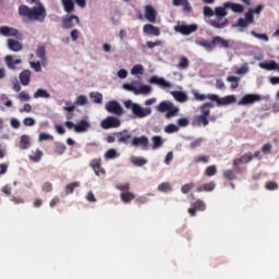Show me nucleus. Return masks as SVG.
Wrapping results in <instances>:
<instances>
[{
    "label": "nucleus",
    "instance_id": "obj_48",
    "mask_svg": "<svg viewBox=\"0 0 279 279\" xmlns=\"http://www.w3.org/2000/svg\"><path fill=\"white\" fill-rule=\"evenodd\" d=\"M153 141V149H158L162 145V137L155 135L151 137Z\"/></svg>",
    "mask_w": 279,
    "mask_h": 279
},
{
    "label": "nucleus",
    "instance_id": "obj_47",
    "mask_svg": "<svg viewBox=\"0 0 279 279\" xmlns=\"http://www.w3.org/2000/svg\"><path fill=\"white\" fill-rule=\"evenodd\" d=\"M194 162L195 165H199V162L207 165V162H210V156L201 155L198 157H194Z\"/></svg>",
    "mask_w": 279,
    "mask_h": 279
},
{
    "label": "nucleus",
    "instance_id": "obj_20",
    "mask_svg": "<svg viewBox=\"0 0 279 279\" xmlns=\"http://www.w3.org/2000/svg\"><path fill=\"white\" fill-rule=\"evenodd\" d=\"M143 32L147 36H160V28L154 26L153 24H145L143 26Z\"/></svg>",
    "mask_w": 279,
    "mask_h": 279
},
{
    "label": "nucleus",
    "instance_id": "obj_56",
    "mask_svg": "<svg viewBox=\"0 0 279 279\" xmlns=\"http://www.w3.org/2000/svg\"><path fill=\"white\" fill-rule=\"evenodd\" d=\"M17 99H20V101H29V99H32V96H29V94H27V92H21L17 95Z\"/></svg>",
    "mask_w": 279,
    "mask_h": 279
},
{
    "label": "nucleus",
    "instance_id": "obj_46",
    "mask_svg": "<svg viewBox=\"0 0 279 279\" xmlns=\"http://www.w3.org/2000/svg\"><path fill=\"white\" fill-rule=\"evenodd\" d=\"M151 93V87L149 85H142L137 88L136 95H149Z\"/></svg>",
    "mask_w": 279,
    "mask_h": 279
},
{
    "label": "nucleus",
    "instance_id": "obj_8",
    "mask_svg": "<svg viewBox=\"0 0 279 279\" xmlns=\"http://www.w3.org/2000/svg\"><path fill=\"white\" fill-rule=\"evenodd\" d=\"M106 110L107 112H110L111 114H117L118 117H121L123 114V107H121V104H119L117 100H111L106 104Z\"/></svg>",
    "mask_w": 279,
    "mask_h": 279
},
{
    "label": "nucleus",
    "instance_id": "obj_36",
    "mask_svg": "<svg viewBox=\"0 0 279 279\" xmlns=\"http://www.w3.org/2000/svg\"><path fill=\"white\" fill-rule=\"evenodd\" d=\"M78 186H81L80 181L69 183L65 186V195H72V193L75 191V189H78Z\"/></svg>",
    "mask_w": 279,
    "mask_h": 279
},
{
    "label": "nucleus",
    "instance_id": "obj_64",
    "mask_svg": "<svg viewBox=\"0 0 279 279\" xmlns=\"http://www.w3.org/2000/svg\"><path fill=\"white\" fill-rule=\"evenodd\" d=\"M116 189H118V191H123L124 193H128L130 192V183L118 184L116 185Z\"/></svg>",
    "mask_w": 279,
    "mask_h": 279
},
{
    "label": "nucleus",
    "instance_id": "obj_13",
    "mask_svg": "<svg viewBox=\"0 0 279 279\" xmlns=\"http://www.w3.org/2000/svg\"><path fill=\"white\" fill-rule=\"evenodd\" d=\"M254 160V155L252 153H245L240 158L233 160V167H239L240 165H248Z\"/></svg>",
    "mask_w": 279,
    "mask_h": 279
},
{
    "label": "nucleus",
    "instance_id": "obj_18",
    "mask_svg": "<svg viewBox=\"0 0 279 279\" xmlns=\"http://www.w3.org/2000/svg\"><path fill=\"white\" fill-rule=\"evenodd\" d=\"M23 60L14 59L11 54L4 57V63L11 71H16V64H21Z\"/></svg>",
    "mask_w": 279,
    "mask_h": 279
},
{
    "label": "nucleus",
    "instance_id": "obj_3",
    "mask_svg": "<svg viewBox=\"0 0 279 279\" xmlns=\"http://www.w3.org/2000/svg\"><path fill=\"white\" fill-rule=\"evenodd\" d=\"M124 106L128 110H132L133 114H135L137 119H145V117H149V114H151V107L143 108L141 105L135 104L132 100H126Z\"/></svg>",
    "mask_w": 279,
    "mask_h": 279
},
{
    "label": "nucleus",
    "instance_id": "obj_23",
    "mask_svg": "<svg viewBox=\"0 0 279 279\" xmlns=\"http://www.w3.org/2000/svg\"><path fill=\"white\" fill-rule=\"evenodd\" d=\"M8 47L10 51L19 52L23 50V44L14 39H8Z\"/></svg>",
    "mask_w": 279,
    "mask_h": 279
},
{
    "label": "nucleus",
    "instance_id": "obj_21",
    "mask_svg": "<svg viewBox=\"0 0 279 279\" xmlns=\"http://www.w3.org/2000/svg\"><path fill=\"white\" fill-rule=\"evenodd\" d=\"M213 45L214 49L215 47H223L225 49H228V47H230V41L221 36H216L213 38Z\"/></svg>",
    "mask_w": 279,
    "mask_h": 279
},
{
    "label": "nucleus",
    "instance_id": "obj_7",
    "mask_svg": "<svg viewBox=\"0 0 279 279\" xmlns=\"http://www.w3.org/2000/svg\"><path fill=\"white\" fill-rule=\"evenodd\" d=\"M197 29H198L197 24H191V25L181 24L174 27V31L178 32L179 34H182L183 36H191V34H194V32H197Z\"/></svg>",
    "mask_w": 279,
    "mask_h": 279
},
{
    "label": "nucleus",
    "instance_id": "obj_2",
    "mask_svg": "<svg viewBox=\"0 0 279 279\" xmlns=\"http://www.w3.org/2000/svg\"><path fill=\"white\" fill-rule=\"evenodd\" d=\"M210 108H214L213 102H205L201 106V114L193 118L192 125L196 128H202L203 125V128H206L209 123L208 117H210Z\"/></svg>",
    "mask_w": 279,
    "mask_h": 279
},
{
    "label": "nucleus",
    "instance_id": "obj_19",
    "mask_svg": "<svg viewBox=\"0 0 279 279\" xmlns=\"http://www.w3.org/2000/svg\"><path fill=\"white\" fill-rule=\"evenodd\" d=\"M20 84H22V86H29V83L32 82V71L29 70H23L20 73Z\"/></svg>",
    "mask_w": 279,
    "mask_h": 279
},
{
    "label": "nucleus",
    "instance_id": "obj_24",
    "mask_svg": "<svg viewBox=\"0 0 279 279\" xmlns=\"http://www.w3.org/2000/svg\"><path fill=\"white\" fill-rule=\"evenodd\" d=\"M36 56L41 60V64H47V48L45 46H38Z\"/></svg>",
    "mask_w": 279,
    "mask_h": 279
},
{
    "label": "nucleus",
    "instance_id": "obj_53",
    "mask_svg": "<svg viewBox=\"0 0 279 279\" xmlns=\"http://www.w3.org/2000/svg\"><path fill=\"white\" fill-rule=\"evenodd\" d=\"M204 143V138L198 137L191 142L190 149H197V147H202V144Z\"/></svg>",
    "mask_w": 279,
    "mask_h": 279
},
{
    "label": "nucleus",
    "instance_id": "obj_26",
    "mask_svg": "<svg viewBox=\"0 0 279 279\" xmlns=\"http://www.w3.org/2000/svg\"><path fill=\"white\" fill-rule=\"evenodd\" d=\"M225 8H230L232 12H236L238 14H242L245 8L240 3L225 2Z\"/></svg>",
    "mask_w": 279,
    "mask_h": 279
},
{
    "label": "nucleus",
    "instance_id": "obj_29",
    "mask_svg": "<svg viewBox=\"0 0 279 279\" xmlns=\"http://www.w3.org/2000/svg\"><path fill=\"white\" fill-rule=\"evenodd\" d=\"M43 156H45L43 150L37 148L35 151H32L28 158L32 160V162H40V160H43Z\"/></svg>",
    "mask_w": 279,
    "mask_h": 279
},
{
    "label": "nucleus",
    "instance_id": "obj_25",
    "mask_svg": "<svg viewBox=\"0 0 279 279\" xmlns=\"http://www.w3.org/2000/svg\"><path fill=\"white\" fill-rule=\"evenodd\" d=\"M150 84H158L163 86V88H171V83L167 82L165 78H159L158 76H153L149 78Z\"/></svg>",
    "mask_w": 279,
    "mask_h": 279
},
{
    "label": "nucleus",
    "instance_id": "obj_34",
    "mask_svg": "<svg viewBox=\"0 0 279 279\" xmlns=\"http://www.w3.org/2000/svg\"><path fill=\"white\" fill-rule=\"evenodd\" d=\"M191 62L189 61V58L186 57H180L179 63H178V69L181 71H186L189 69Z\"/></svg>",
    "mask_w": 279,
    "mask_h": 279
},
{
    "label": "nucleus",
    "instance_id": "obj_39",
    "mask_svg": "<svg viewBox=\"0 0 279 279\" xmlns=\"http://www.w3.org/2000/svg\"><path fill=\"white\" fill-rule=\"evenodd\" d=\"M157 189L160 193H171V191H173V187L171 186V183H169V182H163V183L159 184Z\"/></svg>",
    "mask_w": 279,
    "mask_h": 279
},
{
    "label": "nucleus",
    "instance_id": "obj_45",
    "mask_svg": "<svg viewBox=\"0 0 279 279\" xmlns=\"http://www.w3.org/2000/svg\"><path fill=\"white\" fill-rule=\"evenodd\" d=\"M166 134H175V132H180V126L175 124H168L165 128Z\"/></svg>",
    "mask_w": 279,
    "mask_h": 279
},
{
    "label": "nucleus",
    "instance_id": "obj_51",
    "mask_svg": "<svg viewBox=\"0 0 279 279\" xmlns=\"http://www.w3.org/2000/svg\"><path fill=\"white\" fill-rule=\"evenodd\" d=\"M31 69H34L36 73L43 72V65L40 61H29Z\"/></svg>",
    "mask_w": 279,
    "mask_h": 279
},
{
    "label": "nucleus",
    "instance_id": "obj_33",
    "mask_svg": "<svg viewBox=\"0 0 279 279\" xmlns=\"http://www.w3.org/2000/svg\"><path fill=\"white\" fill-rule=\"evenodd\" d=\"M172 105H173V102L163 100V101L159 102V105L157 106V110H158V112H168L169 110H171Z\"/></svg>",
    "mask_w": 279,
    "mask_h": 279
},
{
    "label": "nucleus",
    "instance_id": "obj_4",
    "mask_svg": "<svg viewBox=\"0 0 279 279\" xmlns=\"http://www.w3.org/2000/svg\"><path fill=\"white\" fill-rule=\"evenodd\" d=\"M263 99L269 100V96H260L258 94H246L239 100V106H250L256 104V101H263Z\"/></svg>",
    "mask_w": 279,
    "mask_h": 279
},
{
    "label": "nucleus",
    "instance_id": "obj_31",
    "mask_svg": "<svg viewBox=\"0 0 279 279\" xmlns=\"http://www.w3.org/2000/svg\"><path fill=\"white\" fill-rule=\"evenodd\" d=\"M51 97V94L47 92L46 89L39 88L35 92L34 98L35 99H49Z\"/></svg>",
    "mask_w": 279,
    "mask_h": 279
},
{
    "label": "nucleus",
    "instance_id": "obj_49",
    "mask_svg": "<svg viewBox=\"0 0 279 279\" xmlns=\"http://www.w3.org/2000/svg\"><path fill=\"white\" fill-rule=\"evenodd\" d=\"M251 36L258 38V40H264V43H269V36H267V34H258L255 31H252Z\"/></svg>",
    "mask_w": 279,
    "mask_h": 279
},
{
    "label": "nucleus",
    "instance_id": "obj_41",
    "mask_svg": "<svg viewBox=\"0 0 279 279\" xmlns=\"http://www.w3.org/2000/svg\"><path fill=\"white\" fill-rule=\"evenodd\" d=\"M198 45L201 47H204V49H208L209 51H213V49H215V45L213 44V39H211V41H208L206 39H201L198 41Z\"/></svg>",
    "mask_w": 279,
    "mask_h": 279
},
{
    "label": "nucleus",
    "instance_id": "obj_58",
    "mask_svg": "<svg viewBox=\"0 0 279 279\" xmlns=\"http://www.w3.org/2000/svg\"><path fill=\"white\" fill-rule=\"evenodd\" d=\"M23 124L26 126V128H33V125H36V120H34V118H25L23 120Z\"/></svg>",
    "mask_w": 279,
    "mask_h": 279
},
{
    "label": "nucleus",
    "instance_id": "obj_14",
    "mask_svg": "<svg viewBox=\"0 0 279 279\" xmlns=\"http://www.w3.org/2000/svg\"><path fill=\"white\" fill-rule=\"evenodd\" d=\"M208 24L216 29H223V27H228V19L216 16V19L210 20Z\"/></svg>",
    "mask_w": 279,
    "mask_h": 279
},
{
    "label": "nucleus",
    "instance_id": "obj_10",
    "mask_svg": "<svg viewBox=\"0 0 279 279\" xmlns=\"http://www.w3.org/2000/svg\"><path fill=\"white\" fill-rule=\"evenodd\" d=\"M113 136H116L117 142L122 145H128L130 143V138H132V133L128 130H123L120 132L113 133Z\"/></svg>",
    "mask_w": 279,
    "mask_h": 279
},
{
    "label": "nucleus",
    "instance_id": "obj_5",
    "mask_svg": "<svg viewBox=\"0 0 279 279\" xmlns=\"http://www.w3.org/2000/svg\"><path fill=\"white\" fill-rule=\"evenodd\" d=\"M76 25H80V17L73 14H66L62 17L63 29H73Z\"/></svg>",
    "mask_w": 279,
    "mask_h": 279
},
{
    "label": "nucleus",
    "instance_id": "obj_37",
    "mask_svg": "<svg viewBox=\"0 0 279 279\" xmlns=\"http://www.w3.org/2000/svg\"><path fill=\"white\" fill-rule=\"evenodd\" d=\"M236 101V97L234 96H226L220 98L219 106H229V104H234Z\"/></svg>",
    "mask_w": 279,
    "mask_h": 279
},
{
    "label": "nucleus",
    "instance_id": "obj_43",
    "mask_svg": "<svg viewBox=\"0 0 279 279\" xmlns=\"http://www.w3.org/2000/svg\"><path fill=\"white\" fill-rule=\"evenodd\" d=\"M205 175H207V178H213V175H217V166L213 165V166H208L205 169Z\"/></svg>",
    "mask_w": 279,
    "mask_h": 279
},
{
    "label": "nucleus",
    "instance_id": "obj_42",
    "mask_svg": "<svg viewBox=\"0 0 279 279\" xmlns=\"http://www.w3.org/2000/svg\"><path fill=\"white\" fill-rule=\"evenodd\" d=\"M226 5H223V7H217L216 9H215V12H214V14H216V16H219V17H225L226 19V16H228V11H226Z\"/></svg>",
    "mask_w": 279,
    "mask_h": 279
},
{
    "label": "nucleus",
    "instance_id": "obj_60",
    "mask_svg": "<svg viewBox=\"0 0 279 279\" xmlns=\"http://www.w3.org/2000/svg\"><path fill=\"white\" fill-rule=\"evenodd\" d=\"M161 45H162V40L147 41L146 43V47H148V49H154V47H161Z\"/></svg>",
    "mask_w": 279,
    "mask_h": 279
},
{
    "label": "nucleus",
    "instance_id": "obj_17",
    "mask_svg": "<svg viewBox=\"0 0 279 279\" xmlns=\"http://www.w3.org/2000/svg\"><path fill=\"white\" fill-rule=\"evenodd\" d=\"M23 60L14 59L11 54L4 57V63L11 71H16V64H21Z\"/></svg>",
    "mask_w": 279,
    "mask_h": 279
},
{
    "label": "nucleus",
    "instance_id": "obj_27",
    "mask_svg": "<svg viewBox=\"0 0 279 279\" xmlns=\"http://www.w3.org/2000/svg\"><path fill=\"white\" fill-rule=\"evenodd\" d=\"M61 3L63 5L64 12L68 14L75 12V2H73V0H61Z\"/></svg>",
    "mask_w": 279,
    "mask_h": 279
},
{
    "label": "nucleus",
    "instance_id": "obj_55",
    "mask_svg": "<svg viewBox=\"0 0 279 279\" xmlns=\"http://www.w3.org/2000/svg\"><path fill=\"white\" fill-rule=\"evenodd\" d=\"M191 189H195V183H186L184 185H182L181 187V192L186 195L187 193L191 192Z\"/></svg>",
    "mask_w": 279,
    "mask_h": 279
},
{
    "label": "nucleus",
    "instance_id": "obj_32",
    "mask_svg": "<svg viewBox=\"0 0 279 279\" xmlns=\"http://www.w3.org/2000/svg\"><path fill=\"white\" fill-rule=\"evenodd\" d=\"M31 145L28 135H22L20 137V149H29Z\"/></svg>",
    "mask_w": 279,
    "mask_h": 279
},
{
    "label": "nucleus",
    "instance_id": "obj_35",
    "mask_svg": "<svg viewBox=\"0 0 279 279\" xmlns=\"http://www.w3.org/2000/svg\"><path fill=\"white\" fill-rule=\"evenodd\" d=\"M131 162L134 167H145V165H147V159L143 157H131Z\"/></svg>",
    "mask_w": 279,
    "mask_h": 279
},
{
    "label": "nucleus",
    "instance_id": "obj_28",
    "mask_svg": "<svg viewBox=\"0 0 279 279\" xmlns=\"http://www.w3.org/2000/svg\"><path fill=\"white\" fill-rule=\"evenodd\" d=\"M171 95L180 104H184V101L189 100V96H186V94H184V92L173 90V92H171Z\"/></svg>",
    "mask_w": 279,
    "mask_h": 279
},
{
    "label": "nucleus",
    "instance_id": "obj_38",
    "mask_svg": "<svg viewBox=\"0 0 279 279\" xmlns=\"http://www.w3.org/2000/svg\"><path fill=\"white\" fill-rule=\"evenodd\" d=\"M180 112V108L175 107L173 104L171 105V108L168 109L166 112V119H172V117H178V113Z\"/></svg>",
    "mask_w": 279,
    "mask_h": 279
},
{
    "label": "nucleus",
    "instance_id": "obj_1",
    "mask_svg": "<svg viewBox=\"0 0 279 279\" xmlns=\"http://www.w3.org/2000/svg\"><path fill=\"white\" fill-rule=\"evenodd\" d=\"M19 14L23 16V19H28V21H37L38 23H45V19H47V9H45L43 4L33 8H29L25 4H21L19 7Z\"/></svg>",
    "mask_w": 279,
    "mask_h": 279
},
{
    "label": "nucleus",
    "instance_id": "obj_52",
    "mask_svg": "<svg viewBox=\"0 0 279 279\" xmlns=\"http://www.w3.org/2000/svg\"><path fill=\"white\" fill-rule=\"evenodd\" d=\"M222 175L225 180H236V173L233 170H225Z\"/></svg>",
    "mask_w": 279,
    "mask_h": 279
},
{
    "label": "nucleus",
    "instance_id": "obj_40",
    "mask_svg": "<svg viewBox=\"0 0 279 279\" xmlns=\"http://www.w3.org/2000/svg\"><path fill=\"white\" fill-rule=\"evenodd\" d=\"M89 97L92 99H94V104H102L104 102V95H101V93L98 92H92L89 94Z\"/></svg>",
    "mask_w": 279,
    "mask_h": 279
},
{
    "label": "nucleus",
    "instance_id": "obj_12",
    "mask_svg": "<svg viewBox=\"0 0 279 279\" xmlns=\"http://www.w3.org/2000/svg\"><path fill=\"white\" fill-rule=\"evenodd\" d=\"M0 34L1 36H5V37L13 36V38H21V34H19V29L10 26H1Z\"/></svg>",
    "mask_w": 279,
    "mask_h": 279
},
{
    "label": "nucleus",
    "instance_id": "obj_54",
    "mask_svg": "<svg viewBox=\"0 0 279 279\" xmlns=\"http://www.w3.org/2000/svg\"><path fill=\"white\" fill-rule=\"evenodd\" d=\"M196 208V210H206V203H204L202 199H197L195 203L192 204Z\"/></svg>",
    "mask_w": 279,
    "mask_h": 279
},
{
    "label": "nucleus",
    "instance_id": "obj_15",
    "mask_svg": "<svg viewBox=\"0 0 279 279\" xmlns=\"http://www.w3.org/2000/svg\"><path fill=\"white\" fill-rule=\"evenodd\" d=\"M89 167H92L96 175H106V169L101 167V159H93Z\"/></svg>",
    "mask_w": 279,
    "mask_h": 279
},
{
    "label": "nucleus",
    "instance_id": "obj_50",
    "mask_svg": "<svg viewBox=\"0 0 279 279\" xmlns=\"http://www.w3.org/2000/svg\"><path fill=\"white\" fill-rule=\"evenodd\" d=\"M64 151H66V145H64L63 143H57L54 148V154L62 156Z\"/></svg>",
    "mask_w": 279,
    "mask_h": 279
},
{
    "label": "nucleus",
    "instance_id": "obj_9",
    "mask_svg": "<svg viewBox=\"0 0 279 279\" xmlns=\"http://www.w3.org/2000/svg\"><path fill=\"white\" fill-rule=\"evenodd\" d=\"M132 147H142V149L147 150V147H149V138L145 135H142L140 137H133L131 141Z\"/></svg>",
    "mask_w": 279,
    "mask_h": 279
},
{
    "label": "nucleus",
    "instance_id": "obj_63",
    "mask_svg": "<svg viewBox=\"0 0 279 279\" xmlns=\"http://www.w3.org/2000/svg\"><path fill=\"white\" fill-rule=\"evenodd\" d=\"M177 124L179 125V128H186V126H189V118H180L177 121Z\"/></svg>",
    "mask_w": 279,
    "mask_h": 279
},
{
    "label": "nucleus",
    "instance_id": "obj_22",
    "mask_svg": "<svg viewBox=\"0 0 279 279\" xmlns=\"http://www.w3.org/2000/svg\"><path fill=\"white\" fill-rule=\"evenodd\" d=\"M90 128V123L86 120H81L76 126H75V132L77 134H82V132H88V129Z\"/></svg>",
    "mask_w": 279,
    "mask_h": 279
},
{
    "label": "nucleus",
    "instance_id": "obj_11",
    "mask_svg": "<svg viewBox=\"0 0 279 279\" xmlns=\"http://www.w3.org/2000/svg\"><path fill=\"white\" fill-rule=\"evenodd\" d=\"M86 104H88V98L84 95H80L75 99L74 105L63 107V110H65V112H73V110H75V106H86Z\"/></svg>",
    "mask_w": 279,
    "mask_h": 279
},
{
    "label": "nucleus",
    "instance_id": "obj_59",
    "mask_svg": "<svg viewBox=\"0 0 279 279\" xmlns=\"http://www.w3.org/2000/svg\"><path fill=\"white\" fill-rule=\"evenodd\" d=\"M244 20L247 21L248 24L254 23V11L248 10V12L244 14Z\"/></svg>",
    "mask_w": 279,
    "mask_h": 279
},
{
    "label": "nucleus",
    "instance_id": "obj_61",
    "mask_svg": "<svg viewBox=\"0 0 279 279\" xmlns=\"http://www.w3.org/2000/svg\"><path fill=\"white\" fill-rule=\"evenodd\" d=\"M203 185H204V191L207 192V193H209L210 191H215V186H216L215 181H211L209 183H205Z\"/></svg>",
    "mask_w": 279,
    "mask_h": 279
},
{
    "label": "nucleus",
    "instance_id": "obj_62",
    "mask_svg": "<svg viewBox=\"0 0 279 279\" xmlns=\"http://www.w3.org/2000/svg\"><path fill=\"white\" fill-rule=\"evenodd\" d=\"M124 90H129L130 93H134V95H136L137 89L134 85L126 83L123 85Z\"/></svg>",
    "mask_w": 279,
    "mask_h": 279
},
{
    "label": "nucleus",
    "instance_id": "obj_57",
    "mask_svg": "<svg viewBox=\"0 0 279 279\" xmlns=\"http://www.w3.org/2000/svg\"><path fill=\"white\" fill-rule=\"evenodd\" d=\"M265 189H266L267 191H277V189H278V183H277V182H274V181H269V182L266 183Z\"/></svg>",
    "mask_w": 279,
    "mask_h": 279
},
{
    "label": "nucleus",
    "instance_id": "obj_30",
    "mask_svg": "<svg viewBox=\"0 0 279 279\" xmlns=\"http://www.w3.org/2000/svg\"><path fill=\"white\" fill-rule=\"evenodd\" d=\"M120 197L124 204H130V202L136 199V194L132 192H122Z\"/></svg>",
    "mask_w": 279,
    "mask_h": 279
},
{
    "label": "nucleus",
    "instance_id": "obj_16",
    "mask_svg": "<svg viewBox=\"0 0 279 279\" xmlns=\"http://www.w3.org/2000/svg\"><path fill=\"white\" fill-rule=\"evenodd\" d=\"M145 19L148 20L149 23H156V16H158V12H156V9L151 7V4H147L145 7Z\"/></svg>",
    "mask_w": 279,
    "mask_h": 279
},
{
    "label": "nucleus",
    "instance_id": "obj_6",
    "mask_svg": "<svg viewBox=\"0 0 279 279\" xmlns=\"http://www.w3.org/2000/svg\"><path fill=\"white\" fill-rule=\"evenodd\" d=\"M102 130H112L114 128H121V120L117 117L109 116L100 123Z\"/></svg>",
    "mask_w": 279,
    "mask_h": 279
},
{
    "label": "nucleus",
    "instance_id": "obj_44",
    "mask_svg": "<svg viewBox=\"0 0 279 279\" xmlns=\"http://www.w3.org/2000/svg\"><path fill=\"white\" fill-rule=\"evenodd\" d=\"M145 69L142 64H135L131 70V75H143Z\"/></svg>",
    "mask_w": 279,
    "mask_h": 279
}]
</instances>
